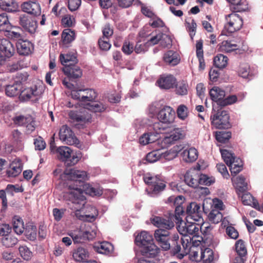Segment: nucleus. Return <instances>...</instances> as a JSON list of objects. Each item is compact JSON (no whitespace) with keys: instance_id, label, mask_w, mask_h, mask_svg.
I'll return each instance as SVG.
<instances>
[{"instance_id":"21","label":"nucleus","mask_w":263,"mask_h":263,"mask_svg":"<svg viewBox=\"0 0 263 263\" xmlns=\"http://www.w3.org/2000/svg\"><path fill=\"white\" fill-rule=\"evenodd\" d=\"M185 183L189 186L196 188L199 185V173L195 170L187 171L184 176Z\"/></svg>"},{"instance_id":"51","label":"nucleus","mask_w":263,"mask_h":263,"mask_svg":"<svg viewBox=\"0 0 263 263\" xmlns=\"http://www.w3.org/2000/svg\"><path fill=\"white\" fill-rule=\"evenodd\" d=\"M13 122L18 126H25L28 122L32 121V117L28 115L26 116L19 115L13 118Z\"/></svg>"},{"instance_id":"20","label":"nucleus","mask_w":263,"mask_h":263,"mask_svg":"<svg viewBox=\"0 0 263 263\" xmlns=\"http://www.w3.org/2000/svg\"><path fill=\"white\" fill-rule=\"evenodd\" d=\"M63 71L70 79H78L82 76V70L74 64L65 65L63 68Z\"/></svg>"},{"instance_id":"45","label":"nucleus","mask_w":263,"mask_h":263,"mask_svg":"<svg viewBox=\"0 0 263 263\" xmlns=\"http://www.w3.org/2000/svg\"><path fill=\"white\" fill-rule=\"evenodd\" d=\"M22 86L13 83L12 85H8L5 88L6 95L10 97H13L20 95Z\"/></svg>"},{"instance_id":"4","label":"nucleus","mask_w":263,"mask_h":263,"mask_svg":"<svg viewBox=\"0 0 263 263\" xmlns=\"http://www.w3.org/2000/svg\"><path fill=\"white\" fill-rule=\"evenodd\" d=\"M210 120L212 125L217 129H228L231 127L230 115L228 111L221 108L217 110L213 107Z\"/></svg>"},{"instance_id":"29","label":"nucleus","mask_w":263,"mask_h":263,"mask_svg":"<svg viewBox=\"0 0 263 263\" xmlns=\"http://www.w3.org/2000/svg\"><path fill=\"white\" fill-rule=\"evenodd\" d=\"M163 60L168 65L175 66L179 63L180 59L177 52L169 50L164 54Z\"/></svg>"},{"instance_id":"11","label":"nucleus","mask_w":263,"mask_h":263,"mask_svg":"<svg viewBox=\"0 0 263 263\" xmlns=\"http://www.w3.org/2000/svg\"><path fill=\"white\" fill-rule=\"evenodd\" d=\"M19 24L25 31L28 32L30 34H34L37 28V21L35 18L25 14L20 15Z\"/></svg>"},{"instance_id":"42","label":"nucleus","mask_w":263,"mask_h":263,"mask_svg":"<svg viewBox=\"0 0 263 263\" xmlns=\"http://www.w3.org/2000/svg\"><path fill=\"white\" fill-rule=\"evenodd\" d=\"M181 151L180 146L176 145L174 146L171 149L162 153L161 158H164L166 160H172L175 158L178 155L179 152Z\"/></svg>"},{"instance_id":"60","label":"nucleus","mask_w":263,"mask_h":263,"mask_svg":"<svg viewBox=\"0 0 263 263\" xmlns=\"http://www.w3.org/2000/svg\"><path fill=\"white\" fill-rule=\"evenodd\" d=\"M178 240H179V236L178 234H175L174 235L172 241L173 242L172 243V246L171 249V253L174 254L176 255V254L178 253L180 250H181V246L178 243Z\"/></svg>"},{"instance_id":"8","label":"nucleus","mask_w":263,"mask_h":263,"mask_svg":"<svg viewBox=\"0 0 263 263\" xmlns=\"http://www.w3.org/2000/svg\"><path fill=\"white\" fill-rule=\"evenodd\" d=\"M97 92L92 89H73L71 91V97L80 102L86 103L94 101L97 97Z\"/></svg>"},{"instance_id":"56","label":"nucleus","mask_w":263,"mask_h":263,"mask_svg":"<svg viewBox=\"0 0 263 263\" xmlns=\"http://www.w3.org/2000/svg\"><path fill=\"white\" fill-rule=\"evenodd\" d=\"M161 155L159 150L153 151L146 155L145 160L147 162L154 163L161 158Z\"/></svg>"},{"instance_id":"5","label":"nucleus","mask_w":263,"mask_h":263,"mask_svg":"<svg viewBox=\"0 0 263 263\" xmlns=\"http://www.w3.org/2000/svg\"><path fill=\"white\" fill-rule=\"evenodd\" d=\"M57 153L60 155V159L67 166L75 165L81 159L80 153H74L68 146H61L57 149Z\"/></svg>"},{"instance_id":"15","label":"nucleus","mask_w":263,"mask_h":263,"mask_svg":"<svg viewBox=\"0 0 263 263\" xmlns=\"http://www.w3.org/2000/svg\"><path fill=\"white\" fill-rule=\"evenodd\" d=\"M15 51V48L10 41L6 39H1V62L11 58Z\"/></svg>"},{"instance_id":"44","label":"nucleus","mask_w":263,"mask_h":263,"mask_svg":"<svg viewBox=\"0 0 263 263\" xmlns=\"http://www.w3.org/2000/svg\"><path fill=\"white\" fill-rule=\"evenodd\" d=\"M185 25L187 31L189 32L192 40L195 35L197 28V24L194 18L189 17L185 20Z\"/></svg>"},{"instance_id":"31","label":"nucleus","mask_w":263,"mask_h":263,"mask_svg":"<svg viewBox=\"0 0 263 263\" xmlns=\"http://www.w3.org/2000/svg\"><path fill=\"white\" fill-rule=\"evenodd\" d=\"M76 33L74 30L67 28L64 29L62 33V42L63 45L68 46L75 40Z\"/></svg>"},{"instance_id":"17","label":"nucleus","mask_w":263,"mask_h":263,"mask_svg":"<svg viewBox=\"0 0 263 263\" xmlns=\"http://www.w3.org/2000/svg\"><path fill=\"white\" fill-rule=\"evenodd\" d=\"M16 45L17 53L21 55L28 56L34 51L33 44L28 40H20Z\"/></svg>"},{"instance_id":"34","label":"nucleus","mask_w":263,"mask_h":263,"mask_svg":"<svg viewBox=\"0 0 263 263\" xmlns=\"http://www.w3.org/2000/svg\"><path fill=\"white\" fill-rule=\"evenodd\" d=\"M26 238L31 241L36 239L37 234L36 227L32 223H26L24 230Z\"/></svg>"},{"instance_id":"53","label":"nucleus","mask_w":263,"mask_h":263,"mask_svg":"<svg viewBox=\"0 0 263 263\" xmlns=\"http://www.w3.org/2000/svg\"><path fill=\"white\" fill-rule=\"evenodd\" d=\"M229 3L234 6V9L237 12H243L248 9L247 4L241 2V0H227Z\"/></svg>"},{"instance_id":"63","label":"nucleus","mask_w":263,"mask_h":263,"mask_svg":"<svg viewBox=\"0 0 263 263\" xmlns=\"http://www.w3.org/2000/svg\"><path fill=\"white\" fill-rule=\"evenodd\" d=\"M82 233V230H79L71 232L69 235L72 238L74 243H79L84 241V236Z\"/></svg>"},{"instance_id":"55","label":"nucleus","mask_w":263,"mask_h":263,"mask_svg":"<svg viewBox=\"0 0 263 263\" xmlns=\"http://www.w3.org/2000/svg\"><path fill=\"white\" fill-rule=\"evenodd\" d=\"M222 159L228 166L234 161L236 157L233 153L227 149H221L220 151Z\"/></svg>"},{"instance_id":"23","label":"nucleus","mask_w":263,"mask_h":263,"mask_svg":"<svg viewBox=\"0 0 263 263\" xmlns=\"http://www.w3.org/2000/svg\"><path fill=\"white\" fill-rule=\"evenodd\" d=\"M93 248L96 252L107 255H111L114 250L113 245L108 241L99 242L95 243Z\"/></svg>"},{"instance_id":"14","label":"nucleus","mask_w":263,"mask_h":263,"mask_svg":"<svg viewBox=\"0 0 263 263\" xmlns=\"http://www.w3.org/2000/svg\"><path fill=\"white\" fill-rule=\"evenodd\" d=\"M59 135L60 139L66 144L71 145L78 142V140L72 130L66 125H63L60 128Z\"/></svg>"},{"instance_id":"26","label":"nucleus","mask_w":263,"mask_h":263,"mask_svg":"<svg viewBox=\"0 0 263 263\" xmlns=\"http://www.w3.org/2000/svg\"><path fill=\"white\" fill-rule=\"evenodd\" d=\"M23 166L20 161H13L6 171V174L9 177H15L22 171Z\"/></svg>"},{"instance_id":"9","label":"nucleus","mask_w":263,"mask_h":263,"mask_svg":"<svg viewBox=\"0 0 263 263\" xmlns=\"http://www.w3.org/2000/svg\"><path fill=\"white\" fill-rule=\"evenodd\" d=\"M68 116L73 122H76L74 126L78 129H83L86 123H91L92 118L91 115L87 112H79L71 110Z\"/></svg>"},{"instance_id":"25","label":"nucleus","mask_w":263,"mask_h":263,"mask_svg":"<svg viewBox=\"0 0 263 263\" xmlns=\"http://www.w3.org/2000/svg\"><path fill=\"white\" fill-rule=\"evenodd\" d=\"M40 92L37 90V87H28L20 91L19 99L21 101H27L33 97H38Z\"/></svg>"},{"instance_id":"16","label":"nucleus","mask_w":263,"mask_h":263,"mask_svg":"<svg viewBox=\"0 0 263 263\" xmlns=\"http://www.w3.org/2000/svg\"><path fill=\"white\" fill-rule=\"evenodd\" d=\"M151 222L159 228L170 230L174 227V223L170 217L166 218L162 217L153 215L150 218Z\"/></svg>"},{"instance_id":"28","label":"nucleus","mask_w":263,"mask_h":263,"mask_svg":"<svg viewBox=\"0 0 263 263\" xmlns=\"http://www.w3.org/2000/svg\"><path fill=\"white\" fill-rule=\"evenodd\" d=\"M238 45L232 41H223L218 45V50L226 53L234 51L238 49Z\"/></svg>"},{"instance_id":"12","label":"nucleus","mask_w":263,"mask_h":263,"mask_svg":"<svg viewBox=\"0 0 263 263\" xmlns=\"http://www.w3.org/2000/svg\"><path fill=\"white\" fill-rule=\"evenodd\" d=\"M185 214L186 215V220L203 221L202 212L201 210L200 206L195 202H191L187 205Z\"/></svg>"},{"instance_id":"62","label":"nucleus","mask_w":263,"mask_h":263,"mask_svg":"<svg viewBox=\"0 0 263 263\" xmlns=\"http://www.w3.org/2000/svg\"><path fill=\"white\" fill-rule=\"evenodd\" d=\"M188 108L183 105H180L177 109V114L178 117L181 120H185L188 116Z\"/></svg>"},{"instance_id":"49","label":"nucleus","mask_w":263,"mask_h":263,"mask_svg":"<svg viewBox=\"0 0 263 263\" xmlns=\"http://www.w3.org/2000/svg\"><path fill=\"white\" fill-rule=\"evenodd\" d=\"M235 250L238 254L237 257L243 258L247 253V250L245 242L242 239H239L235 243Z\"/></svg>"},{"instance_id":"52","label":"nucleus","mask_w":263,"mask_h":263,"mask_svg":"<svg viewBox=\"0 0 263 263\" xmlns=\"http://www.w3.org/2000/svg\"><path fill=\"white\" fill-rule=\"evenodd\" d=\"M230 132L218 131L215 133L216 139L220 143L227 142L231 137Z\"/></svg>"},{"instance_id":"30","label":"nucleus","mask_w":263,"mask_h":263,"mask_svg":"<svg viewBox=\"0 0 263 263\" xmlns=\"http://www.w3.org/2000/svg\"><path fill=\"white\" fill-rule=\"evenodd\" d=\"M183 160L186 162H193L198 158V152L195 148L184 149L181 153Z\"/></svg>"},{"instance_id":"40","label":"nucleus","mask_w":263,"mask_h":263,"mask_svg":"<svg viewBox=\"0 0 263 263\" xmlns=\"http://www.w3.org/2000/svg\"><path fill=\"white\" fill-rule=\"evenodd\" d=\"M76 54V52H68L65 54H60L59 58L61 64L65 66V65H67L68 62H72L75 64L78 62Z\"/></svg>"},{"instance_id":"36","label":"nucleus","mask_w":263,"mask_h":263,"mask_svg":"<svg viewBox=\"0 0 263 263\" xmlns=\"http://www.w3.org/2000/svg\"><path fill=\"white\" fill-rule=\"evenodd\" d=\"M241 200L243 204L251 205L256 209H259V204L252 195L248 192L245 193L241 196Z\"/></svg>"},{"instance_id":"24","label":"nucleus","mask_w":263,"mask_h":263,"mask_svg":"<svg viewBox=\"0 0 263 263\" xmlns=\"http://www.w3.org/2000/svg\"><path fill=\"white\" fill-rule=\"evenodd\" d=\"M161 89H169L174 88L176 83V79L172 75L161 77L157 81Z\"/></svg>"},{"instance_id":"35","label":"nucleus","mask_w":263,"mask_h":263,"mask_svg":"<svg viewBox=\"0 0 263 263\" xmlns=\"http://www.w3.org/2000/svg\"><path fill=\"white\" fill-rule=\"evenodd\" d=\"M237 72L238 75L245 79H251L253 76L250 70V65L248 63H243L240 64Z\"/></svg>"},{"instance_id":"43","label":"nucleus","mask_w":263,"mask_h":263,"mask_svg":"<svg viewBox=\"0 0 263 263\" xmlns=\"http://www.w3.org/2000/svg\"><path fill=\"white\" fill-rule=\"evenodd\" d=\"M175 86L176 93L179 96H185L187 94L189 85L186 81L182 80L176 82Z\"/></svg>"},{"instance_id":"48","label":"nucleus","mask_w":263,"mask_h":263,"mask_svg":"<svg viewBox=\"0 0 263 263\" xmlns=\"http://www.w3.org/2000/svg\"><path fill=\"white\" fill-rule=\"evenodd\" d=\"M13 227L14 232L16 234H22L25 228L23 220L17 216H14L13 219Z\"/></svg>"},{"instance_id":"46","label":"nucleus","mask_w":263,"mask_h":263,"mask_svg":"<svg viewBox=\"0 0 263 263\" xmlns=\"http://www.w3.org/2000/svg\"><path fill=\"white\" fill-rule=\"evenodd\" d=\"M228 58L227 56L222 54H218L214 57L213 62L216 68L223 69L228 64Z\"/></svg>"},{"instance_id":"61","label":"nucleus","mask_w":263,"mask_h":263,"mask_svg":"<svg viewBox=\"0 0 263 263\" xmlns=\"http://www.w3.org/2000/svg\"><path fill=\"white\" fill-rule=\"evenodd\" d=\"M134 50V44L129 40H125L122 47V51L126 55H130Z\"/></svg>"},{"instance_id":"38","label":"nucleus","mask_w":263,"mask_h":263,"mask_svg":"<svg viewBox=\"0 0 263 263\" xmlns=\"http://www.w3.org/2000/svg\"><path fill=\"white\" fill-rule=\"evenodd\" d=\"M232 176H236L243 168V162L239 158H236L231 164L229 165Z\"/></svg>"},{"instance_id":"59","label":"nucleus","mask_w":263,"mask_h":263,"mask_svg":"<svg viewBox=\"0 0 263 263\" xmlns=\"http://www.w3.org/2000/svg\"><path fill=\"white\" fill-rule=\"evenodd\" d=\"M238 100L237 97L236 95H230L223 98L222 100L219 102L220 107H224L228 105H232L236 103Z\"/></svg>"},{"instance_id":"18","label":"nucleus","mask_w":263,"mask_h":263,"mask_svg":"<svg viewBox=\"0 0 263 263\" xmlns=\"http://www.w3.org/2000/svg\"><path fill=\"white\" fill-rule=\"evenodd\" d=\"M168 200L170 202L174 201V205H176L174 216L176 220V222L182 221L180 216L186 215L182 205L183 203V197L182 196H179L176 198H174V197H170L168 198Z\"/></svg>"},{"instance_id":"57","label":"nucleus","mask_w":263,"mask_h":263,"mask_svg":"<svg viewBox=\"0 0 263 263\" xmlns=\"http://www.w3.org/2000/svg\"><path fill=\"white\" fill-rule=\"evenodd\" d=\"M21 256L25 260H29L32 256V253L26 246H21L18 248Z\"/></svg>"},{"instance_id":"41","label":"nucleus","mask_w":263,"mask_h":263,"mask_svg":"<svg viewBox=\"0 0 263 263\" xmlns=\"http://www.w3.org/2000/svg\"><path fill=\"white\" fill-rule=\"evenodd\" d=\"M232 181H234L236 185L237 189L241 193L246 192L247 189V183L246 182V178L244 176L240 175L234 178H232Z\"/></svg>"},{"instance_id":"10","label":"nucleus","mask_w":263,"mask_h":263,"mask_svg":"<svg viewBox=\"0 0 263 263\" xmlns=\"http://www.w3.org/2000/svg\"><path fill=\"white\" fill-rule=\"evenodd\" d=\"M65 199L68 201L67 203L69 208L72 210H75V216L79 220L84 221H89L92 222L96 218V216L97 215V210L95 208L91 207V209L92 211L94 212L95 214H85L82 215L80 210L83 208L84 205H83L82 206L79 208H74L76 207L77 202H74L73 200H71L70 198L67 197H64Z\"/></svg>"},{"instance_id":"47","label":"nucleus","mask_w":263,"mask_h":263,"mask_svg":"<svg viewBox=\"0 0 263 263\" xmlns=\"http://www.w3.org/2000/svg\"><path fill=\"white\" fill-rule=\"evenodd\" d=\"M18 239L11 234L4 235V236L1 237V242L6 248L12 247L16 245Z\"/></svg>"},{"instance_id":"37","label":"nucleus","mask_w":263,"mask_h":263,"mask_svg":"<svg viewBox=\"0 0 263 263\" xmlns=\"http://www.w3.org/2000/svg\"><path fill=\"white\" fill-rule=\"evenodd\" d=\"M18 8L17 4L14 0H1V9L8 12H14Z\"/></svg>"},{"instance_id":"1","label":"nucleus","mask_w":263,"mask_h":263,"mask_svg":"<svg viewBox=\"0 0 263 263\" xmlns=\"http://www.w3.org/2000/svg\"><path fill=\"white\" fill-rule=\"evenodd\" d=\"M65 174L67 176L66 178L71 181V183L68 185L69 191L65 193L64 197H67L77 202V206L74 208H79L85 205L86 198L83 195L84 193L91 196L102 194L100 189L85 183L87 179L86 172L71 169L65 172Z\"/></svg>"},{"instance_id":"58","label":"nucleus","mask_w":263,"mask_h":263,"mask_svg":"<svg viewBox=\"0 0 263 263\" xmlns=\"http://www.w3.org/2000/svg\"><path fill=\"white\" fill-rule=\"evenodd\" d=\"M165 187L166 185L163 181L158 180L152 186H150L149 190L152 193L156 194L164 190Z\"/></svg>"},{"instance_id":"50","label":"nucleus","mask_w":263,"mask_h":263,"mask_svg":"<svg viewBox=\"0 0 263 263\" xmlns=\"http://www.w3.org/2000/svg\"><path fill=\"white\" fill-rule=\"evenodd\" d=\"M222 217V214L218 209H212L208 215L209 220L214 223H218L221 221Z\"/></svg>"},{"instance_id":"32","label":"nucleus","mask_w":263,"mask_h":263,"mask_svg":"<svg viewBox=\"0 0 263 263\" xmlns=\"http://www.w3.org/2000/svg\"><path fill=\"white\" fill-rule=\"evenodd\" d=\"M200 260L204 263H212L214 259V252L210 248H206L204 250L200 249Z\"/></svg>"},{"instance_id":"27","label":"nucleus","mask_w":263,"mask_h":263,"mask_svg":"<svg viewBox=\"0 0 263 263\" xmlns=\"http://www.w3.org/2000/svg\"><path fill=\"white\" fill-rule=\"evenodd\" d=\"M210 95L212 100L216 102L219 106V102L224 98L225 91L217 86L213 87L210 91Z\"/></svg>"},{"instance_id":"13","label":"nucleus","mask_w":263,"mask_h":263,"mask_svg":"<svg viewBox=\"0 0 263 263\" xmlns=\"http://www.w3.org/2000/svg\"><path fill=\"white\" fill-rule=\"evenodd\" d=\"M170 232L162 229L156 230L154 233V237L158 244L164 251L171 249V244L168 242Z\"/></svg>"},{"instance_id":"22","label":"nucleus","mask_w":263,"mask_h":263,"mask_svg":"<svg viewBox=\"0 0 263 263\" xmlns=\"http://www.w3.org/2000/svg\"><path fill=\"white\" fill-rule=\"evenodd\" d=\"M21 9L23 11L34 15H40L41 13L40 4L35 2L29 1L23 3Z\"/></svg>"},{"instance_id":"33","label":"nucleus","mask_w":263,"mask_h":263,"mask_svg":"<svg viewBox=\"0 0 263 263\" xmlns=\"http://www.w3.org/2000/svg\"><path fill=\"white\" fill-rule=\"evenodd\" d=\"M73 257L77 261H86L88 257V251L83 247H79L73 253Z\"/></svg>"},{"instance_id":"54","label":"nucleus","mask_w":263,"mask_h":263,"mask_svg":"<svg viewBox=\"0 0 263 263\" xmlns=\"http://www.w3.org/2000/svg\"><path fill=\"white\" fill-rule=\"evenodd\" d=\"M11 27L7 13H1V35L8 29H11Z\"/></svg>"},{"instance_id":"7","label":"nucleus","mask_w":263,"mask_h":263,"mask_svg":"<svg viewBox=\"0 0 263 263\" xmlns=\"http://www.w3.org/2000/svg\"><path fill=\"white\" fill-rule=\"evenodd\" d=\"M186 221L184 226H179L178 230L179 233L184 236L191 235L193 237L198 238L197 240L199 242L203 241V237L200 235V224L190 220Z\"/></svg>"},{"instance_id":"64","label":"nucleus","mask_w":263,"mask_h":263,"mask_svg":"<svg viewBox=\"0 0 263 263\" xmlns=\"http://www.w3.org/2000/svg\"><path fill=\"white\" fill-rule=\"evenodd\" d=\"M2 35H5L9 38L13 40H16L19 41L20 40H23V35L19 33L13 31H11L10 29H8L6 31H5Z\"/></svg>"},{"instance_id":"19","label":"nucleus","mask_w":263,"mask_h":263,"mask_svg":"<svg viewBox=\"0 0 263 263\" xmlns=\"http://www.w3.org/2000/svg\"><path fill=\"white\" fill-rule=\"evenodd\" d=\"M185 135V131L182 128H174L173 131H171L169 136H166L163 139V141L165 144L171 145L175 141L184 139Z\"/></svg>"},{"instance_id":"39","label":"nucleus","mask_w":263,"mask_h":263,"mask_svg":"<svg viewBox=\"0 0 263 263\" xmlns=\"http://www.w3.org/2000/svg\"><path fill=\"white\" fill-rule=\"evenodd\" d=\"M87 109L93 112H102L106 108V106L102 103L92 101L86 104Z\"/></svg>"},{"instance_id":"3","label":"nucleus","mask_w":263,"mask_h":263,"mask_svg":"<svg viewBox=\"0 0 263 263\" xmlns=\"http://www.w3.org/2000/svg\"><path fill=\"white\" fill-rule=\"evenodd\" d=\"M157 118L159 121L153 124V129L157 133H164L166 129V125L171 124L174 121L175 111L172 107L164 106L157 114Z\"/></svg>"},{"instance_id":"6","label":"nucleus","mask_w":263,"mask_h":263,"mask_svg":"<svg viewBox=\"0 0 263 263\" xmlns=\"http://www.w3.org/2000/svg\"><path fill=\"white\" fill-rule=\"evenodd\" d=\"M242 18L235 13H232L226 16V23L223 31L230 34L239 31L242 27Z\"/></svg>"},{"instance_id":"2","label":"nucleus","mask_w":263,"mask_h":263,"mask_svg":"<svg viewBox=\"0 0 263 263\" xmlns=\"http://www.w3.org/2000/svg\"><path fill=\"white\" fill-rule=\"evenodd\" d=\"M135 243L141 247V254L144 257L154 258L159 253L160 249L153 243L152 236L146 232L138 234L135 238Z\"/></svg>"}]
</instances>
